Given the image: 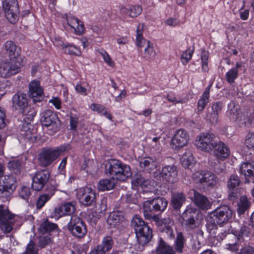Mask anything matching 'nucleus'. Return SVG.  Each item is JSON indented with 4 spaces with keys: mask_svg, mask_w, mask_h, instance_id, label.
<instances>
[{
    "mask_svg": "<svg viewBox=\"0 0 254 254\" xmlns=\"http://www.w3.org/2000/svg\"><path fill=\"white\" fill-rule=\"evenodd\" d=\"M232 215V211L226 205L217 208L209 213L207 218L206 227L207 231L212 234H215L218 226H222L226 223Z\"/></svg>",
    "mask_w": 254,
    "mask_h": 254,
    "instance_id": "1",
    "label": "nucleus"
},
{
    "mask_svg": "<svg viewBox=\"0 0 254 254\" xmlns=\"http://www.w3.org/2000/svg\"><path fill=\"white\" fill-rule=\"evenodd\" d=\"M106 168L107 172L109 173L114 180L119 181H125L132 174L130 167L118 160H108Z\"/></svg>",
    "mask_w": 254,
    "mask_h": 254,
    "instance_id": "2",
    "label": "nucleus"
},
{
    "mask_svg": "<svg viewBox=\"0 0 254 254\" xmlns=\"http://www.w3.org/2000/svg\"><path fill=\"white\" fill-rule=\"evenodd\" d=\"M12 108L21 114L23 117V121L28 119V121H32L35 116V110L28 106V99L26 94L18 93L12 97Z\"/></svg>",
    "mask_w": 254,
    "mask_h": 254,
    "instance_id": "3",
    "label": "nucleus"
},
{
    "mask_svg": "<svg viewBox=\"0 0 254 254\" xmlns=\"http://www.w3.org/2000/svg\"><path fill=\"white\" fill-rule=\"evenodd\" d=\"M131 223L139 244L143 246L147 244L152 237V230L138 215H135Z\"/></svg>",
    "mask_w": 254,
    "mask_h": 254,
    "instance_id": "4",
    "label": "nucleus"
},
{
    "mask_svg": "<svg viewBox=\"0 0 254 254\" xmlns=\"http://www.w3.org/2000/svg\"><path fill=\"white\" fill-rule=\"evenodd\" d=\"M216 140L213 133L203 132L196 137L194 144L197 149L211 153Z\"/></svg>",
    "mask_w": 254,
    "mask_h": 254,
    "instance_id": "5",
    "label": "nucleus"
},
{
    "mask_svg": "<svg viewBox=\"0 0 254 254\" xmlns=\"http://www.w3.org/2000/svg\"><path fill=\"white\" fill-rule=\"evenodd\" d=\"M69 145H64L57 149H46L42 150L39 155V162L41 166L46 167L56 160L61 153L67 150Z\"/></svg>",
    "mask_w": 254,
    "mask_h": 254,
    "instance_id": "6",
    "label": "nucleus"
},
{
    "mask_svg": "<svg viewBox=\"0 0 254 254\" xmlns=\"http://www.w3.org/2000/svg\"><path fill=\"white\" fill-rule=\"evenodd\" d=\"M239 106L234 102L231 101L228 105L227 114L229 118L235 120L240 126L247 125L250 123L251 120L249 117V112L239 110Z\"/></svg>",
    "mask_w": 254,
    "mask_h": 254,
    "instance_id": "7",
    "label": "nucleus"
},
{
    "mask_svg": "<svg viewBox=\"0 0 254 254\" xmlns=\"http://www.w3.org/2000/svg\"><path fill=\"white\" fill-rule=\"evenodd\" d=\"M192 179L194 183L204 187L213 188L218 182L216 175L209 171H197L193 174Z\"/></svg>",
    "mask_w": 254,
    "mask_h": 254,
    "instance_id": "8",
    "label": "nucleus"
},
{
    "mask_svg": "<svg viewBox=\"0 0 254 254\" xmlns=\"http://www.w3.org/2000/svg\"><path fill=\"white\" fill-rule=\"evenodd\" d=\"M2 8L5 17L10 23H15L18 21L19 9L17 0H3Z\"/></svg>",
    "mask_w": 254,
    "mask_h": 254,
    "instance_id": "9",
    "label": "nucleus"
},
{
    "mask_svg": "<svg viewBox=\"0 0 254 254\" xmlns=\"http://www.w3.org/2000/svg\"><path fill=\"white\" fill-rule=\"evenodd\" d=\"M17 183L15 177L4 176L0 181V197L8 200L10 194L15 190Z\"/></svg>",
    "mask_w": 254,
    "mask_h": 254,
    "instance_id": "10",
    "label": "nucleus"
},
{
    "mask_svg": "<svg viewBox=\"0 0 254 254\" xmlns=\"http://www.w3.org/2000/svg\"><path fill=\"white\" fill-rule=\"evenodd\" d=\"M196 209L194 207L187 206L181 216V223L188 229H193L198 227L199 223L196 218Z\"/></svg>",
    "mask_w": 254,
    "mask_h": 254,
    "instance_id": "11",
    "label": "nucleus"
},
{
    "mask_svg": "<svg viewBox=\"0 0 254 254\" xmlns=\"http://www.w3.org/2000/svg\"><path fill=\"white\" fill-rule=\"evenodd\" d=\"M40 121L44 127L48 128L52 131L51 134L56 132L59 127V119L51 110H44L41 113Z\"/></svg>",
    "mask_w": 254,
    "mask_h": 254,
    "instance_id": "12",
    "label": "nucleus"
},
{
    "mask_svg": "<svg viewBox=\"0 0 254 254\" xmlns=\"http://www.w3.org/2000/svg\"><path fill=\"white\" fill-rule=\"evenodd\" d=\"M76 191V197L82 204L90 206L95 203L96 193L90 188H80Z\"/></svg>",
    "mask_w": 254,
    "mask_h": 254,
    "instance_id": "13",
    "label": "nucleus"
},
{
    "mask_svg": "<svg viewBox=\"0 0 254 254\" xmlns=\"http://www.w3.org/2000/svg\"><path fill=\"white\" fill-rule=\"evenodd\" d=\"M153 176L157 180L164 179L169 183H174L178 180L177 168L175 165H166L163 167L159 175L154 172Z\"/></svg>",
    "mask_w": 254,
    "mask_h": 254,
    "instance_id": "14",
    "label": "nucleus"
},
{
    "mask_svg": "<svg viewBox=\"0 0 254 254\" xmlns=\"http://www.w3.org/2000/svg\"><path fill=\"white\" fill-rule=\"evenodd\" d=\"M189 139L188 132L184 129H179L171 139V146L173 149H180L188 145Z\"/></svg>",
    "mask_w": 254,
    "mask_h": 254,
    "instance_id": "15",
    "label": "nucleus"
},
{
    "mask_svg": "<svg viewBox=\"0 0 254 254\" xmlns=\"http://www.w3.org/2000/svg\"><path fill=\"white\" fill-rule=\"evenodd\" d=\"M13 215L6 208L0 205V229L4 233H9L13 228Z\"/></svg>",
    "mask_w": 254,
    "mask_h": 254,
    "instance_id": "16",
    "label": "nucleus"
},
{
    "mask_svg": "<svg viewBox=\"0 0 254 254\" xmlns=\"http://www.w3.org/2000/svg\"><path fill=\"white\" fill-rule=\"evenodd\" d=\"M68 229L72 235L78 238L83 237L87 233L85 224L79 217L76 216H71L68 224Z\"/></svg>",
    "mask_w": 254,
    "mask_h": 254,
    "instance_id": "17",
    "label": "nucleus"
},
{
    "mask_svg": "<svg viewBox=\"0 0 254 254\" xmlns=\"http://www.w3.org/2000/svg\"><path fill=\"white\" fill-rule=\"evenodd\" d=\"M21 64L9 60L8 62L0 63V77H8L19 72Z\"/></svg>",
    "mask_w": 254,
    "mask_h": 254,
    "instance_id": "18",
    "label": "nucleus"
},
{
    "mask_svg": "<svg viewBox=\"0 0 254 254\" xmlns=\"http://www.w3.org/2000/svg\"><path fill=\"white\" fill-rule=\"evenodd\" d=\"M133 187H140L142 191L145 192H155L158 190L156 189L157 184L153 180H145L140 176H137L132 180Z\"/></svg>",
    "mask_w": 254,
    "mask_h": 254,
    "instance_id": "19",
    "label": "nucleus"
},
{
    "mask_svg": "<svg viewBox=\"0 0 254 254\" xmlns=\"http://www.w3.org/2000/svg\"><path fill=\"white\" fill-rule=\"evenodd\" d=\"M75 210V202H67L63 204L56 207L54 212L51 214V217L55 219L65 215H70L74 213Z\"/></svg>",
    "mask_w": 254,
    "mask_h": 254,
    "instance_id": "20",
    "label": "nucleus"
},
{
    "mask_svg": "<svg viewBox=\"0 0 254 254\" xmlns=\"http://www.w3.org/2000/svg\"><path fill=\"white\" fill-rule=\"evenodd\" d=\"M6 54L9 58V60L15 62L18 61L19 64H21V48L17 46L14 42L12 41H6L3 47Z\"/></svg>",
    "mask_w": 254,
    "mask_h": 254,
    "instance_id": "21",
    "label": "nucleus"
},
{
    "mask_svg": "<svg viewBox=\"0 0 254 254\" xmlns=\"http://www.w3.org/2000/svg\"><path fill=\"white\" fill-rule=\"evenodd\" d=\"M211 153L218 161H223L228 157L230 150L229 147L224 143L220 140H216Z\"/></svg>",
    "mask_w": 254,
    "mask_h": 254,
    "instance_id": "22",
    "label": "nucleus"
},
{
    "mask_svg": "<svg viewBox=\"0 0 254 254\" xmlns=\"http://www.w3.org/2000/svg\"><path fill=\"white\" fill-rule=\"evenodd\" d=\"M50 177L49 173L45 170L35 173L32 177V188L37 191L42 190L47 183Z\"/></svg>",
    "mask_w": 254,
    "mask_h": 254,
    "instance_id": "23",
    "label": "nucleus"
},
{
    "mask_svg": "<svg viewBox=\"0 0 254 254\" xmlns=\"http://www.w3.org/2000/svg\"><path fill=\"white\" fill-rule=\"evenodd\" d=\"M29 92L34 102H39L43 99L44 91L39 81H31L29 85Z\"/></svg>",
    "mask_w": 254,
    "mask_h": 254,
    "instance_id": "24",
    "label": "nucleus"
},
{
    "mask_svg": "<svg viewBox=\"0 0 254 254\" xmlns=\"http://www.w3.org/2000/svg\"><path fill=\"white\" fill-rule=\"evenodd\" d=\"M239 172L243 176L246 183H254V164L249 162L241 163Z\"/></svg>",
    "mask_w": 254,
    "mask_h": 254,
    "instance_id": "25",
    "label": "nucleus"
},
{
    "mask_svg": "<svg viewBox=\"0 0 254 254\" xmlns=\"http://www.w3.org/2000/svg\"><path fill=\"white\" fill-rule=\"evenodd\" d=\"M240 184V179L237 175H232L230 176L228 181V187L229 190V197L230 199L232 200L238 196L240 191L239 188Z\"/></svg>",
    "mask_w": 254,
    "mask_h": 254,
    "instance_id": "26",
    "label": "nucleus"
},
{
    "mask_svg": "<svg viewBox=\"0 0 254 254\" xmlns=\"http://www.w3.org/2000/svg\"><path fill=\"white\" fill-rule=\"evenodd\" d=\"M67 22L71 30L76 34H81L83 32V25L78 18L69 15L67 17Z\"/></svg>",
    "mask_w": 254,
    "mask_h": 254,
    "instance_id": "27",
    "label": "nucleus"
},
{
    "mask_svg": "<svg viewBox=\"0 0 254 254\" xmlns=\"http://www.w3.org/2000/svg\"><path fill=\"white\" fill-rule=\"evenodd\" d=\"M124 220L123 213L121 211H114L111 212L108 218L107 223L111 227H116Z\"/></svg>",
    "mask_w": 254,
    "mask_h": 254,
    "instance_id": "28",
    "label": "nucleus"
},
{
    "mask_svg": "<svg viewBox=\"0 0 254 254\" xmlns=\"http://www.w3.org/2000/svg\"><path fill=\"white\" fill-rule=\"evenodd\" d=\"M24 124L23 125L21 135L29 141H33L35 140V136L33 134L34 129L33 126L30 124L31 121H28V119L24 121Z\"/></svg>",
    "mask_w": 254,
    "mask_h": 254,
    "instance_id": "29",
    "label": "nucleus"
},
{
    "mask_svg": "<svg viewBox=\"0 0 254 254\" xmlns=\"http://www.w3.org/2000/svg\"><path fill=\"white\" fill-rule=\"evenodd\" d=\"M192 191L194 194V202L195 205L202 209H208L210 204L208 199L194 190H193Z\"/></svg>",
    "mask_w": 254,
    "mask_h": 254,
    "instance_id": "30",
    "label": "nucleus"
},
{
    "mask_svg": "<svg viewBox=\"0 0 254 254\" xmlns=\"http://www.w3.org/2000/svg\"><path fill=\"white\" fill-rule=\"evenodd\" d=\"M222 108V104L220 102H216L212 106V113H209L207 115V119L212 124L217 122L218 114L220 113Z\"/></svg>",
    "mask_w": 254,
    "mask_h": 254,
    "instance_id": "31",
    "label": "nucleus"
},
{
    "mask_svg": "<svg viewBox=\"0 0 254 254\" xmlns=\"http://www.w3.org/2000/svg\"><path fill=\"white\" fill-rule=\"evenodd\" d=\"M144 30V24L143 23L138 24L136 28V34L135 37V45L138 48L144 47L149 41L145 39L142 36V33Z\"/></svg>",
    "mask_w": 254,
    "mask_h": 254,
    "instance_id": "32",
    "label": "nucleus"
},
{
    "mask_svg": "<svg viewBox=\"0 0 254 254\" xmlns=\"http://www.w3.org/2000/svg\"><path fill=\"white\" fill-rule=\"evenodd\" d=\"M156 253L157 254H175L173 247L168 245L162 238L159 239Z\"/></svg>",
    "mask_w": 254,
    "mask_h": 254,
    "instance_id": "33",
    "label": "nucleus"
},
{
    "mask_svg": "<svg viewBox=\"0 0 254 254\" xmlns=\"http://www.w3.org/2000/svg\"><path fill=\"white\" fill-rule=\"evenodd\" d=\"M180 161L183 166L190 168L195 163V159L192 153L189 150L186 151L180 158Z\"/></svg>",
    "mask_w": 254,
    "mask_h": 254,
    "instance_id": "34",
    "label": "nucleus"
},
{
    "mask_svg": "<svg viewBox=\"0 0 254 254\" xmlns=\"http://www.w3.org/2000/svg\"><path fill=\"white\" fill-rule=\"evenodd\" d=\"M139 166L141 169L150 172L156 168L157 163L152 158L145 157L140 160Z\"/></svg>",
    "mask_w": 254,
    "mask_h": 254,
    "instance_id": "35",
    "label": "nucleus"
},
{
    "mask_svg": "<svg viewBox=\"0 0 254 254\" xmlns=\"http://www.w3.org/2000/svg\"><path fill=\"white\" fill-rule=\"evenodd\" d=\"M142 11V8L139 5L123 7L121 9V12L128 15L130 17H135L139 15Z\"/></svg>",
    "mask_w": 254,
    "mask_h": 254,
    "instance_id": "36",
    "label": "nucleus"
},
{
    "mask_svg": "<svg viewBox=\"0 0 254 254\" xmlns=\"http://www.w3.org/2000/svg\"><path fill=\"white\" fill-rule=\"evenodd\" d=\"M115 186L114 179L112 178L100 180L97 185L99 190L104 191L112 190Z\"/></svg>",
    "mask_w": 254,
    "mask_h": 254,
    "instance_id": "37",
    "label": "nucleus"
},
{
    "mask_svg": "<svg viewBox=\"0 0 254 254\" xmlns=\"http://www.w3.org/2000/svg\"><path fill=\"white\" fill-rule=\"evenodd\" d=\"M251 205V201L245 195L240 197L237 203V212L239 215L244 214L248 209Z\"/></svg>",
    "mask_w": 254,
    "mask_h": 254,
    "instance_id": "38",
    "label": "nucleus"
},
{
    "mask_svg": "<svg viewBox=\"0 0 254 254\" xmlns=\"http://www.w3.org/2000/svg\"><path fill=\"white\" fill-rule=\"evenodd\" d=\"M186 200V197L182 193H176L172 194L171 204L174 209L179 210Z\"/></svg>",
    "mask_w": 254,
    "mask_h": 254,
    "instance_id": "39",
    "label": "nucleus"
},
{
    "mask_svg": "<svg viewBox=\"0 0 254 254\" xmlns=\"http://www.w3.org/2000/svg\"><path fill=\"white\" fill-rule=\"evenodd\" d=\"M153 209L156 211H163L166 208L168 202L166 199L162 197H155L152 199Z\"/></svg>",
    "mask_w": 254,
    "mask_h": 254,
    "instance_id": "40",
    "label": "nucleus"
},
{
    "mask_svg": "<svg viewBox=\"0 0 254 254\" xmlns=\"http://www.w3.org/2000/svg\"><path fill=\"white\" fill-rule=\"evenodd\" d=\"M89 108L93 111L96 112L100 115H103L105 116L106 118L108 119L109 120L112 121V116L107 111V109L105 106L96 103H92L90 106Z\"/></svg>",
    "mask_w": 254,
    "mask_h": 254,
    "instance_id": "41",
    "label": "nucleus"
},
{
    "mask_svg": "<svg viewBox=\"0 0 254 254\" xmlns=\"http://www.w3.org/2000/svg\"><path fill=\"white\" fill-rule=\"evenodd\" d=\"M173 226L174 222L169 218L164 219L160 225L162 227V231L165 232L170 238L174 236V231L172 229Z\"/></svg>",
    "mask_w": 254,
    "mask_h": 254,
    "instance_id": "42",
    "label": "nucleus"
},
{
    "mask_svg": "<svg viewBox=\"0 0 254 254\" xmlns=\"http://www.w3.org/2000/svg\"><path fill=\"white\" fill-rule=\"evenodd\" d=\"M113 245V242L112 238L111 236H106L103 238L102 244L98 246L97 248L101 252H104V254H105L106 252L110 251L112 249Z\"/></svg>",
    "mask_w": 254,
    "mask_h": 254,
    "instance_id": "43",
    "label": "nucleus"
},
{
    "mask_svg": "<svg viewBox=\"0 0 254 254\" xmlns=\"http://www.w3.org/2000/svg\"><path fill=\"white\" fill-rule=\"evenodd\" d=\"M186 240L181 232L177 234L176 239L175 241V251L179 253H182Z\"/></svg>",
    "mask_w": 254,
    "mask_h": 254,
    "instance_id": "44",
    "label": "nucleus"
},
{
    "mask_svg": "<svg viewBox=\"0 0 254 254\" xmlns=\"http://www.w3.org/2000/svg\"><path fill=\"white\" fill-rule=\"evenodd\" d=\"M209 88H207L204 91L202 97L198 100L197 108L199 112H202L208 103L209 97Z\"/></svg>",
    "mask_w": 254,
    "mask_h": 254,
    "instance_id": "45",
    "label": "nucleus"
},
{
    "mask_svg": "<svg viewBox=\"0 0 254 254\" xmlns=\"http://www.w3.org/2000/svg\"><path fill=\"white\" fill-rule=\"evenodd\" d=\"M63 50L64 53L69 55L76 56H80L81 55V51L80 49L71 44H66L64 46H63Z\"/></svg>",
    "mask_w": 254,
    "mask_h": 254,
    "instance_id": "46",
    "label": "nucleus"
},
{
    "mask_svg": "<svg viewBox=\"0 0 254 254\" xmlns=\"http://www.w3.org/2000/svg\"><path fill=\"white\" fill-rule=\"evenodd\" d=\"M54 193L51 194H43L39 196L36 202V207L38 209L42 208L53 195Z\"/></svg>",
    "mask_w": 254,
    "mask_h": 254,
    "instance_id": "47",
    "label": "nucleus"
},
{
    "mask_svg": "<svg viewBox=\"0 0 254 254\" xmlns=\"http://www.w3.org/2000/svg\"><path fill=\"white\" fill-rule=\"evenodd\" d=\"M99 53L102 56L105 63L110 67H114L115 66V62L112 59L110 55L108 52L104 50H101L99 51Z\"/></svg>",
    "mask_w": 254,
    "mask_h": 254,
    "instance_id": "48",
    "label": "nucleus"
},
{
    "mask_svg": "<svg viewBox=\"0 0 254 254\" xmlns=\"http://www.w3.org/2000/svg\"><path fill=\"white\" fill-rule=\"evenodd\" d=\"M143 214L145 218H149L150 214L152 213L153 209V204L152 199L144 201L143 203Z\"/></svg>",
    "mask_w": 254,
    "mask_h": 254,
    "instance_id": "49",
    "label": "nucleus"
},
{
    "mask_svg": "<svg viewBox=\"0 0 254 254\" xmlns=\"http://www.w3.org/2000/svg\"><path fill=\"white\" fill-rule=\"evenodd\" d=\"M245 144L248 148L254 151V132H249L247 134Z\"/></svg>",
    "mask_w": 254,
    "mask_h": 254,
    "instance_id": "50",
    "label": "nucleus"
},
{
    "mask_svg": "<svg viewBox=\"0 0 254 254\" xmlns=\"http://www.w3.org/2000/svg\"><path fill=\"white\" fill-rule=\"evenodd\" d=\"M145 46L144 55L145 56L149 58L155 57L156 53L154 49L153 44L149 41Z\"/></svg>",
    "mask_w": 254,
    "mask_h": 254,
    "instance_id": "51",
    "label": "nucleus"
},
{
    "mask_svg": "<svg viewBox=\"0 0 254 254\" xmlns=\"http://www.w3.org/2000/svg\"><path fill=\"white\" fill-rule=\"evenodd\" d=\"M238 70L236 68H232L226 73L227 81L229 83H233L238 77Z\"/></svg>",
    "mask_w": 254,
    "mask_h": 254,
    "instance_id": "52",
    "label": "nucleus"
},
{
    "mask_svg": "<svg viewBox=\"0 0 254 254\" xmlns=\"http://www.w3.org/2000/svg\"><path fill=\"white\" fill-rule=\"evenodd\" d=\"M57 228L56 224L49 222H44L40 226V230L42 232L46 233L54 231Z\"/></svg>",
    "mask_w": 254,
    "mask_h": 254,
    "instance_id": "53",
    "label": "nucleus"
},
{
    "mask_svg": "<svg viewBox=\"0 0 254 254\" xmlns=\"http://www.w3.org/2000/svg\"><path fill=\"white\" fill-rule=\"evenodd\" d=\"M235 239V242L233 243H228L225 245V249L231 252H237L239 248V245L238 244V239L236 236L232 235Z\"/></svg>",
    "mask_w": 254,
    "mask_h": 254,
    "instance_id": "54",
    "label": "nucleus"
},
{
    "mask_svg": "<svg viewBox=\"0 0 254 254\" xmlns=\"http://www.w3.org/2000/svg\"><path fill=\"white\" fill-rule=\"evenodd\" d=\"M30 195L31 190L29 187L24 186L20 189L19 190V195L21 198L28 201Z\"/></svg>",
    "mask_w": 254,
    "mask_h": 254,
    "instance_id": "55",
    "label": "nucleus"
},
{
    "mask_svg": "<svg viewBox=\"0 0 254 254\" xmlns=\"http://www.w3.org/2000/svg\"><path fill=\"white\" fill-rule=\"evenodd\" d=\"M193 51L190 49H187L184 52L181 56V62L183 64H187L191 59Z\"/></svg>",
    "mask_w": 254,
    "mask_h": 254,
    "instance_id": "56",
    "label": "nucleus"
},
{
    "mask_svg": "<svg viewBox=\"0 0 254 254\" xmlns=\"http://www.w3.org/2000/svg\"><path fill=\"white\" fill-rule=\"evenodd\" d=\"M21 166V163L17 159L9 161L7 164L8 168L15 173L19 172Z\"/></svg>",
    "mask_w": 254,
    "mask_h": 254,
    "instance_id": "57",
    "label": "nucleus"
},
{
    "mask_svg": "<svg viewBox=\"0 0 254 254\" xmlns=\"http://www.w3.org/2000/svg\"><path fill=\"white\" fill-rule=\"evenodd\" d=\"M37 251L35 249L34 243L31 241L27 245L25 252L23 254H37Z\"/></svg>",
    "mask_w": 254,
    "mask_h": 254,
    "instance_id": "58",
    "label": "nucleus"
},
{
    "mask_svg": "<svg viewBox=\"0 0 254 254\" xmlns=\"http://www.w3.org/2000/svg\"><path fill=\"white\" fill-rule=\"evenodd\" d=\"M49 102L54 106L57 110H60L61 108L62 101L58 97H52Z\"/></svg>",
    "mask_w": 254,
    "mask_h": 254,
    "instance_id": "59",
    "label": "nucleus"
},
{
    "mask_svg": "<svg viewBox=\"0 0 254 254\" xmlns=\"http://www.w3.org/2000/svg\"><path fill=\"white\" fill-rule=\"evenodd\" d=\"M201 63H202V68L205 71L208 70V54L206 53H203L201 54Z\"/></svg>",
    "mask_w": 254,
    "mask_h": 254,
    "instance_id": "60",
    "label": "nucleus"
},
{
    "mask_svg": "<svg viewBox=\"0 0 254 254\" xmlns=\"http://www.w3.org/2000/svg\"><path fill=\"white\" fill-rule=\"evenodd\" d=\"M165 23L168 26L175 27L179 25V21L176 18L170 17L165 20Z\"/></svg>",
    "mask_w": 254,
    "mask_h": 254,
    "instance_id": "61",
    "label": "nucleus"
},
{
    "mask_svg": "<svg viewBox=\"0 0 254 254\" xmlns=\"http://www.w3.org/2000/svg\"><path fill=\"white\" fill-rule=\"evenodd\" d=\"M51 242V239L49 237H41L39 239V245L41 248H44L46 245L49 244Z\"/></svg>",
    "mask_w": 254,
    "mask_h": 254,
    "instance_id": "62",
    "label": "nucleus"
},
{
    "mask_svg": "<svg viewBox=\"0 0 254 254\" xmlns=\"http://www.w3.org/2000/svg\"><path fill=\"white\" fill-rule=\"evenodd\" d=\"M239 254H254V248L250 246L242 248Z\"/></svg>",
    "mask_w": 254,
    "mask_h": 254,
    "instance_id": "63",
    "label": "nucleus"
},
{
    "mask_svg": "<svg viewBox=\"0 0 254 254\" xmlns=\"http://www.w3.org/2000/svg\"><path fill=\"white\" fill-rule=\"evenodd\" d=\"M75 90L76 92L82 95H86L87 94V89L83 87L80 83L76 84L75 86Z\"/></svg>",
    "mask_w": 254,
    "mask_h": 254,
    "instance_id": "64",
    "label": "nucleus"
}]
</instances>
